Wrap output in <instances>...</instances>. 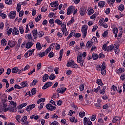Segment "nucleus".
Returning <instances> with one entry per match:
<instances>
[{"instance_id":"nucleus-30","label":"nucleus","mask_w":125,"mask_h":125,"mask_svg":"<svg viewBox=\"0 0 125 125\" xmlns=\"http://www.w3.org/2000/svg\"><path fill=\"white\" fill-rule=\"evenodd\" d=\"M27 105H28L27 103L21 104L18 107V108L19 109H22V108H24V107H26Z\"/></svg>"},{"instance_id":"nucleus-56","label":"nucleus","mask_w":125,"mask_h":125,"mask_svg":"<svg viewBox=\"0 0 125 125\" xmlns=\"http://www.w3.org/2000/svg\"><path fill=\"white\" fill-rule=\"evenodd\" d=\"M19 30L21 35L24 34V27H23V26L20 27Z\"/></svg>"},{"instance_id":"nucleus-1","label":"nucleus","mask_w":125,"mask_h":125,"mask_svg":"<svg viewBox=\"0 0 125 125\" xmlns=\"http://www.w3.org/2000/svg\"><path fill=\"white\" fill-rule=\"evenodd\" d=\"M10 111L11 113H16V112L17 111V108H16V106H12V105H10L8 107H6V106L3 108L2 111L3 112H7V111Z\"/></svg>"},{"instance_id":"nucleus-29","label":"nucleus","mask_w":125,"mask_h":125,"mask_svg":"<svg viewBox=\"0 0 125 125\" xmlns=\"http://www.w3.org/2000/svg\"><path fill=\"white\" fill-rule=\"evenodd\" d=\"M18 71H19V69L17 67H14L12 69V74H16V73H17Z\"/></svg>"},{"instance_id":"nucleus-35","label":"nucleus","mask_w":125,"mask_h":125,"mask_svg":"<svg viewBox=\"0 0 125 125\" xmlns=\"http://www.w3.org/2000/svg\"><path fill=\"white\" fill-rule=\"evenodd\" d=\"M118 9L120 11H124V9H125V5L123 4H121L118 7Z\"/></svg>"},{"instance_id":"nucleus-62","label":"nucleus","mask_w":125,"mask_h":125,"mask_svg":"<svg viewBox=\"0 0 125 125\" xmlns=\"http://www.w3.org/2000/svg\"><path fill=\"white\" fill-rule=\"evenodd\" d=\"M125 72V68H120L118 70H117V73H124Z\"/></svg>"},{"instance_id":"nucleus-18","label":"nucleus","mask_w":125,"mask_h":125,"mask_svg":"<svg viewBox=\"0 0 125 125\" xmlns=\"http://www.w3.org/2000/svg\"><path fill=\"white\" fill-rule=\"evenodd\" d=\"M75 34H76V31L75 30H72L70 34L68 35V36L66 38V41H69V40H70V39L72 38V36H75Z\"/></svg>"},{"instance_id":"nucleus-22","label":"nucleus","mask_w":125,"mask_h":125,"mask_svg":"<svg viewBox=\"0 0 125 125\" xmlns=\"http://www.w3.org/2000/svg\"><path fill=\"white\" fill-rule=\"evenodd\" d=\"M34 45V42H28L26 44H25V47L26 48H31V46H33Z\"/></svg>"},{"instance_id":"nucleus-37","label":"nucleus","mask_w":125,"mask_h":125,"mask_svg":"<svg viewBox=\"0 0 125 125\" xmlns=\"http://www.w3.org/2000/svg\"><path fill=\"white\" fill-rule=\"evenodd\" d=\"M105 90H106V86H104L102 89L100 90V94H105Z\"/></svg>"},{"instance_id":"nucleus-51","label":"nucleus","mask_w":125,"mask_h":125,"mask_svg":"<svg viewBox=\"0 0 125 125\" xmlns=\"http://www.w3.org/2000/svg\"><path fill=\"white\" fill-rule=\"evenodd\" d=\"M109 33V30H106L104 32V33L102 34V36L104 38H106L107 36H108V34Z\"/></svg>"},{"instance_id":"nucleus-59","label":"nucleus","mask_w":125,"mask_h":125,"mask_svg":"<svg viewBox=\"0 0 125 125\" xmlns=\"http://www.w3.org/2000/svg\"><path fill=\"white\" fill-rule=\"evenodd\" d=\"M29 26L30 29H33V28H34V27H35V25H34V23L33 22V21H30L29 22Z\"/></svg>"},{"instance_id":"nucleus-27","label":"nucleus","mask_w":125,"mask_h":125,"mask_svg":"<svg viewBox=\"0 0 125 125\" xmlns=\"http://www.w3.org/2000/svg\"><path fill=\"white\" fill-rule=\"evenodd\" d=\"M25 38L27 39V40H33V36L31 33H29L25 35Z\"/></svg>"},{"instance_id":"nucleus-44","label":"nucleus","mask_w":125,"mask_h":125,"mask_svg":"<svg viewBox=\"0 0 125 125\" xmlns=\"http://www.w3.org/2000/svg\"><path fill=\"white\" fill-rule=\"evenodd\" d=\"M80 91H83L84 90V84H81L79 86Z\"/></svg>"},{"instance_id":"nucleus-4","label":"nucleus","mask_w":125,"mask_h":125,"mask_svg":"<svg viewBox=\"0 0 125 125\" xmlns=\"http://www.w3.org/2000/svg\"><path fill=\"white\" fill-rule=\"evenodd\" d=\"M83 125H92V122L90 121V119H89V118L84 117L83 119Z\"/></svg>"},{"instance_id":"nucleus-10","label":"nucleus","mask_w":125,"mask_h":125,"mask_svg":"<svg viewBox=\"0 0 125 125\" xmlns=\"http://www.w3.org/2000/svg\"><path fill=\"white\" fill-rule=\"evenodd\" d=\"M55 46V43H53L52 44H51L50 45V46H49V47L48 48H47L44 52V53H45V54H47L48 53V52H50V50H51L52 49H53L54 48Z\"/></svg>"},{"instance_id":"nucleus-15","label":"nucleus","mask_w":125,"mask_h":125,"mask_svg":"<svg viewBox=\"0 0 125 125\" xmlns=\"http://www.w3.org/2000/svg\"><path fill=\"white\" fill-rule=\"evenodd\" d=\"M9 16L11 19H14L15 18V16H16V11H11L9 14Z\"/></svg>"},{"instance_id":"nucleus-23","label":"nucleus","mask_w":125,"mask_h":125,"mask_svg":"<svg viewBox=\"0 0 125 125\" xmlns=\"http://www.w3.org/2000/svg\"><path fill=\"white\" fill-rule=\"evenodd\" d=\"M42 45L41 44V43L40 42H38L36 43V49H37V50H42Z\"/></svg>"},{"instance_id":"nucleus-24","label":"nucleus","mask_w":125,"mask_h":125,"mask_svg":"<svg viewBox=\"0 0 125 125\" xmlns=\"http://www.w3.org/2000/svg\"><path fill=\"white\" fill-rule=\"evenodd\" d=\"M48 78H49V76L47 74H44L42 77V82L44 83L46 82L47 80H48Z\"/></svg>"},{"instance_id":"nucleus-21","label":"nucleus","mask_w":125,"mask_h":125,"mask_svg":"<svg viewBox=\"0 0 125 125\" xmlns=\"http://www.w3.org/2000/svg\"><path fill=\"white\" fill-rule=\"evenodd\" d=\"M121 120H122V117L115 116L113 119L112 123L113 124H115V123H117L118 121H121Z\"/></svg>"},{"instance_id":"nucleus-39","label":"nucleus","mask_w":125,"mask_h":125,"mask_svg":"<svg viewBox=\"0 0 125 125\" xmlns=\"http://www.w3.org/2000/svg\"><path fill=\"white\" fill-rule=\"evenodd\" d=\"M94 13V10L93 9H90L88 10L87 14L88 15H91Z\"/></svg>"},{"instance_id":"nucleus-14","label":"nucleus","mask_w":125,"mask_h":125,"mask_svg":"<svg viewBox=\"0 0 125 125\" xmlns=\"http://www.w3.org/2000/svg\"><path fill=\"white\" fill-rule=\"evenodd\" d=\"M36 107V104H30L29 106H27L25 110L27 111V112H30L32 109H34Z\"/></svg>"},{"instance_id":"nucleus-11","label":"nucleus","mask_w":125,"mask_h":125,"mask_svg":"<svg viewBox=\"0 0 125 125\" xmlns=\"http://www.w3.org/2000/svg\"><path fill=\"white\" fill-rule=\"evenodd\" d=\"M57 90L59 93H61L62 94L67 90V88L62 87L61 88H58Z\"/></svg>"},{"instance_id":"nucleus-45","label":"nucleus","mask_w":125,"mask_h":125,"mask_svg":"<svg viewBox=\"0 0 125 125\" xmlns=\"http://www.w3.org/2000/svg\"><path fill=\"white\" fill-rule=\"evenodd\" d=\"M98 57H99L98 55H97L96 54H92V58H93V60H97V59H98Z\"/></svg>"},{"instance_id":"nucleus-42","label":"nucleus","mask_w":125,"mask_h":125,"mask_svg":"<svg viewBox=\"0 0 125 125\" xmlns=\"http://www.w3.org/2000/svg\"><path fill=\"white\" fill-rule=\"evenodd\" d=\"M35 52V49H30L27 52L28 53L29 56H31L33 53H34V52Z\"/></svg>"},{"instance_id":"nucleus-53","label":"nucleus","mask_w":125,"mask_h":125,"mask_svg":"<svg viewBox=\"0 0 125 125\" xmlns=\"http://www.w3.org/2000/svg\"><path fill=\"white\" fill-rule=\"evenodd\" d=\"M37 92V89L36 88H33L31 91V93L32 95H35Z\"/></svg>"},{"instance_id":"nucleus-54","label":"nucleus","mask_w":125,"mask_h":125,"mask_svg":"<svg viewBox=\"0 0 125 125\" xmlns=\"http://www.w3.org/2000/svg\"><path fill=\"white\" fill-rule=\"evenodd\" d=\"M55 78H56V77L55 76V74L53 73L51 74L49 76L50 80H54Z\"/></svg>"},{"instance_id":"nucleus-31","label":"nucleus","mask_w":125,"mask_h":125,"mask_svg":"<svg viewBox=\"0 0 125 125\" xmlns=\"http://www.w3.org/2000/svg\"><path fill=\"white\" fill-rule=\"evenodd\" d=\"M21 85L22 86V87H26L28 86V83L27 81L21 82Z\"/></svg>"},{"instance_id":"nucleus-13","label":"nucleus","mask_w":125,"mask_h":125,"mask_svg":"<svg viewBox=\"0 0 125 125\" xmlns=\"http://www.w3.org/2000/svg\"><path fill=\"white\" fill-rule=\"evenodd\" d=\"M52 84H53L52 82H47L43 86L42 89H46V88H48V87L51 86Z\"/></svg>"},{"instance_id":"nucleus-9","label":"nucleus","mask_w":125,"mask_h":125,"mask_svg":"<svg viewBox=\"0 0 125 125\" xmlns=\"http://www.w3.org/2000/svg\"><path fill=\"white\" fill-rule=\"evenodd\" d=\"M101 74L103 76L106 75V63L105 62L103 63V67L101 69Z\"/></svg>"},{"instance_id":"nucleus-17","label":"nucleus","mask_w":125,"mask_h":125,"mask_svg":"<svg viewBox=\"0 0 125 125\" xmlns=\"http://www.w3.org/2000/svg\"><path fill=\"white\" fill-rule=\"evenodd\" d=\"M119 47H120V46H119V44L118 43L114 44L113 46V49H114V51L116 54H117V53H119Z\"/></svg>"},{"instance_id":"nucleus-43","label":"nucleus","mask_w":125,"mask_h":125,"mask_svg":"<svg viewBox=\"0 0 125 125\" xmlns=\"http://www.w3.org/2000/svg\"><path fill=\"white\" fill-rule=\"evenodd\" d=\"M44 36V32L43 31H39V34H38V37L39 38H42Z\"/></svg>"},{"instance_id":"nucleus-6","label":"nucleus","mask_w":125,"mask_h":125,"mask_svg":"<svg viewBox=\"0 0 125 125\" xmlns=\"http://www.w3.org/2000/svg\"><path fill=\"white\" fill-rule=\"evenodd\" d=\"M75 7L74 6H70L67 8V15H70V14H71L75 10Z\"/></svg>"},{"instance_id":"nucleus-19","label":"nucleus","mask_w":125,"mask_h":125,"mask_svg":"<svg viewBox=\"0 0 125 125\" xmlns=\"http://www.w3.org/2000/svg\"><path fill=\"white\" fill-rule=\"evenodd\" d=\"M111 28L113 29L112 32L113 34H118L119 32V30L118 29V28L115 27V24L112 25L111 26Z\"/></svg>"},{"instance_id":"nucleus-3","label":"nucleus","mask_w":125,"mask_h":125,"mask_svg":"<svg viewBox=\"0 0 125 125\" xmlns=\"http://www.w3.org/2000/svg\"><path fill=\"white\" fill-rule=\"evenodd\" d=\"M87 28H88L87 25H84L82 26V32L83 34V38L84 39L86 37L87 34Z\"/></svg>"},{"instance_id":"nucleus-32","label":"nucleus","mask_w":125,"mask_h":125,"mask_svg":"<svg viewBox=\"0 0 125 125\" xmlns=\"http://www.w3.org/2000/svg\"><path fill=\"white\" fill-rule=\"evenodd\" d=\"M114 49V45L111 44L107 47V51H112Z\"/></svg>"},{"instance_id":"nucleus-5","label":"nucleus","mask_w":125,"mask_h":125,"mask_svg":"<svg viewBox=\"0 0 125 125\" xmlns=\"http://www.w3.org/2000/svg\"><path fill=\"white\" fill-rule=\"evenodd\" d=\"M28 119V117L27 116H24L21 119V124L22 125H29V122L27 121Z\"/></svg>"},{"instance_id":"nucleus-26","label":"nucleus","mask_w":125,"mask_h":125,"mask_svg":"<svg viewBox=\"0 0 125 125\" xmlns=\"http://www.w3.org/2000/svg\"><path fill=\"white\" fill-rule=\"evenodd\" d=\"M61 29L62 32H67V28H66V24H62L61 26Z\"/></svg>"},{"instance_id":"nucleus-20","label":"nucleus","mask_w":125,"mask_h":125,"mask_svg":"<svg viewBox=\"0 0 125 125\" xmlns=\"http://www.w3.org/2000/svg\"><path fill=\"white\" fill-rule=\"evenodd\" d=\"M12 34L13 36H18V35H19L20 34L19 30L17 29V28L14 27L13 30Z\"/></svg>"},{"instance_id":"nucleus-58","label":"nucleus","mask_w":125,"mask_h":125,"mask_svg":"<svg viewBox=\"0 0 125 125\" xmlns=\"http://www.w3.org/2000/svg\"><path fill=\"white\" fill-rule=\"evenodd\" d=\"M107 3L110 5H112L114 2H115V0H107Z\"/></svg>"},{"instance_id":"nucleus-16","label":"nucleus","mask_w":125,"mask_h":125,"mask_svg":"<svg viewBox=\"0 0 125 125\" xmlns=\"http://www.w3.org/2000/svg\"><path fill=\"white\" fill-rule=\"evenodd\" d=\"M32 34L34 37V39L35 40H37V39H38V29H37V28H35L32 31Z\"/></svg>"},{"instance_id":"nucleus-52","label":"nucleus","mask_w":125,"mask_h":125,"mask_svg":"<svg viewBox=\"0 0 125 125\" xmlns=\"http://www.w3.org/2000/svg\"><path fill=\"white\" fill-rule=\"evenodd\" d=\"M20 10H21V4L18 3L17 6V11H18V12H19Z\"/></svg>"},{"instance_id":"nucleus-55","label":"nucleus","mask_w":125,"mask_h":125,"mask_svg":"<svg viewBox=\"0 0 125 125\" xmlns=\"http://www.w3.org/2000/svg\"><path fill=\"white\" fill-rule=\"evenodd\" d=\"M41 19H42V15H39L35 19V21H36V22H39V21H40V20H41Z\"/></svg>"},{"instance_id":"nucleus-63","label":"nucleus","mask_w":125,"mask_h":125,"mask_svg":"<svg viewBox=\"0 0 125 125\" xmlns=\"http://www.w3.org/2000/svg\"><path fill=\"white\" fill-rule=\"evenodd\" d=\"M97 83L98 85H103V83H102V81L101 80H98L97 81Z\"/></svg>"},{"instance_id":"nucleus-64","label":"nucleus","mask_w":125,"mask_h":125,"mask_svg":"<svg viewBox=\"0 0 125 125\" xmlns=\"http://www.w3.org/2000/svg\"><path fill=\"white\" fill-rule=\"evenodd\" d=\"M59 125V124L58 123V122L56 121H53L50 124V125Z\"/></svg>"},{"instance_id":"nucleus-48","label":"nucleus","mask_w":125,"mask_h":125,"mask_svg":"<svg viewBox=\"0 0 125 125\" xmlns=\"http://www.w3.org/2000/svg\"><path fill=\"white\" fill-rule=\"evenodd\" d=\"M85 116V112L84 111H82L79 113V116L80 118H83Z\"/></svg>"},{"instance_id":"nucleus-38","label":"nucleus","mask_w":125,"mask_h":125,"mask_svg":"<svg viewBox=\"0 0 125 125\" xmlns=\"http://www.w3.org/2000/svg\"><path fill=\"white\" fill-rule=\"evenodd\" d=\"M93 44V42L91 41H88L86 44L87 47L90 48L91 46H92V45Z\"/></svg>"},{"instance_id":"nucleus-36","label":"nucleus","mask_w":125,"mask_h":125,"mask_svg":"<svg viewBox=\"0 0 125 125\" xmlns=\"http://www.w3.org/2000/svg\"><path fill=\"white\" fill-rule=\"evenodd\" d=\"M55 23H57V25H59V26H61V25L63 24V22L61 21H60L59 19L56 20Z\"/></svg>"},{"instance_id":"nucleus-57","label":"nucleus","mask_w":125,"mask_h":125,"mask_svg":"<svg viewBox=\"0 0 125 125\" xmlns=\"http://www.w3.org/2000/svg\"><path fill=\"white\" fill-rule=\"evenodd\" d=\"M5 3L9 5L12 4V0H5Z\"/></svg>"},{"instance_id":"nucleus-33","label":"nucleus","mask_w":125,"mask_h":125,"mask_svg":"<svg viewBox=\"0 0 125 125\" xmlns=\"http://www.w3.org/2000/svg\"><path fill=\"white\" fill-rule=\"evenodd\" d=\"M7 44V42H6V40L4 39H2V40L1 41V45L5 46V45Z\"/></svg>"},{"instance_id":"nucleus-34","label":"nucleus","mask_w":125,"mask_h":125,"mask_svg":"<svg viewBox=\"0 0 125 125\" xmlns=\"http://www.w3.org/2000/svg\"><path fill=\"white\" fill-rule=\"evenodd\" d=\"M102 67H103V63L102 64V65H97L96 66V70H97V71H101V70H102Z\"/></svg>"},{"instance_id":"nucleus-41","label":"nucleus","mask_w":125,"mask_h":125,"mask_svg":"<svg viewBox=\"0 0 125 125\" xmlns=\"http://www.w3.org/2000/svg\"><path fill=\"white\" fill-rule=\"evenodd\" d=\"M47 5L43 6L41 8L42 12H45L47 10Z\"/></svg>"},{"instance_id":"nucleus-28","label":"nucleus","mask_w":125,"mask_h":125,"mask_svg":"<svg viewBox=\"0 0 125 125\" xmlns=\"http://www.w3.org/2000/svg\"><path fill=\"white\" fill-rule=\"evenodd\" d=\"M105 4H106V2L103 1H99L98 3V5L100 7H104V5H105Z\"/></svg>"},{"instance_id":"nucleus-25","label":"nucleus","mask_w":125,"mask_h":125,"mask_svg":"<svg viewBox=\"0 0 125 125\" xmlns=\"http://www.w3.org/2000/svg\"><path fill=\"white\" fill-rule=\"evenodd\" d=\"M50 5L52 7H56V6H58V1H56L54 2H52L50 4Z\"/></svg>"},{"instance_id":"nucleus-47","label":"nucleus","mask_w":125,"mask_h":125,"mask_svg":"<svg viewBox=\"0 0 125 125\" xmlns=\"http://www.w3.org/2000/svg\"><path fill=\"white\" fill-rule=\"evenodd\" d=\"M118 89V88L117 87V86L113 85L111 86V91H113V92H116V91H117V90Z\"/></svg>"},{"instance_id":"nucleus-7","label":"nucleus","mask_w":125,"mask_h":125,"mask_svg":"<svg viewBox=\"0 0 125 125\" xmlns=\"http://www.w3.org/2000/svg\"><path fill=\"white\" fill-rule=\"evenodd\" d=\"M79 13L81 16H83L86 13V8L84 7L80 8Z\"/></svg>"},{"instance_id":"nucleus-2","label":"nucleus","mask_w":125,"mask_h":125,"mask_svg":"<svg viewBox=\"0 0 125 125\" xmlns=\"http://www.w3.org/2000/svg\"><path fill=\"white\" fill-rule=\"evenodd\" d=\"M77 62L78 63H80V66H81V67H83V63L84 61H83V56H82V53H79L78 54Z\"/></svg>"},{"instance_id":"nucleus-60","label":"nucleus","mask_w":125,"mask_h":125,"mask_svg":"<svg viewBox=\"0 0 125 125\" xmlns=\"http://www.w3.org/2000/svg\"><path fill=\"white\" fill-rule=\"evenodd\" d=\"M12 31H13V29L12 28H10L7 32V34L8 36H10L11 35V33H12Z\"/></svg>"},{"instance_id":"nucleus-40","label":"nucleus","mask_w":125,"mask_h":125,"mask_svg":"<svg viewBox=\"0 0 125 125\" xmlns=\"http://www.w3.org/2000/svg\"><path fill=\"white\" fill-rule=\"evenodd\" d=\"M37 83H38V80H34L30 84V86H34V85H36L37 84Z\"/></svg>"},{"instance_id":"nucleus-49","label":"nucleus","mask_w":125,"mask_h":125,"mask_svg":"<svg viewBox=\"0 0 125 125\" xmlns=\"http://www.w3.org/2000/svg\"><path fill=\"white\" fill-rule=\"evenodd\" d=\"M73 63H74V61H71L69 62H67V63L66 64V66L67 67H72Z\"/></svg>"},{"instance_id":"nucleus-8","label":"nucleus","mask_w":125,"mask_h":125,"mask_svg":"<svg viewBox=\"0 0 125 125\" xmlns=\"http://www.w3.org/2000/svg\"><path fill=\"white\" fill-rule=\"evenodd\" d=\"M46 108L47 110H49V111H54L56 109V107L53 106L52 104H46Z\"/></svg>"},{"instance_id":"nucleus-46","label":"nucleus","mask_w":125,"mask_h":125,"mask_svg":"<svg viewBox=\"0 0 125 125\" xmlns=\"http://www.w3.org/2000/svg\"><path fill=\"white\" fill-rule=\"evenodd\" d=\"M70 121L71 123H74H74H76L78 122V120H77V119L75 120V117H70Z\"/></svg>"},{"instance_id":"nucleus-50","label":"nucleus","mask_w":125,"mask_h":125,"mask_svg":"<svg viewBox=\"0 0 125 125\" xmlns=\"http://www.w3.org/2000/svg\"><path fill=\"white\" fill-rule=\"evenodd\" d=\"M96 119V114H93L92 116L90 117V120L92 121V122H94Z\"/></svg>"},{"instance_id":"nucleus-61","label":"nucleus","mask_w":125,"mask_h":125,"mask_svg":"<svg viewBox=\"0 0 125 125\" xmlns=\"http://www.w3.org/2000/svg\"><path fill=\"white\" fill-rule=\"evenodd\" d=\"M54 55H55L54 53H53V52H51L49 53V54L48 55V57L49 58H52V57H53L54 56Z\"/></svg>"},{"instance_id":"nucleus-12","label":"nucleus","mask_w":125,"mask_h":125,"mask_svg":"<svg viewBox=\"0 0 125 125\" xmlns=\"http://www.w3.org/2000/svg\"><path fill=\"white\" fill-rule=\"evenodd\" d=\"M16 43H17V42H16V41H10L8 42V45H9L10 47L12 48L14 47V46L16 45Z\"/></svg>"}]
</instances>
